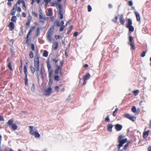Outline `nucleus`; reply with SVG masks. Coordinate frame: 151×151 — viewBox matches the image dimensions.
<instances>
[{"instance_id": "5", "label": "nucleus", "mask_w": 151, "mask_h": 151, "mask_svg": "<svg viewBox=\"0 0 151 151\" xmlns=\"http://www.w3.org/2000/svg\"><path fill=\"white\" fill-rule=\"evenodd\" d=\"M129 41L128 42V44L131 46V50H134L135 49V48L134 44V42H133V37L131 35H129Z\"/></svg>"}, {"instance_id": "61", "label": "nucleus", "mask_w": 151, "mask_h": 151, "mask_svg": "<svg viewBox=\"0 0 151 151\" xmlns=\"http://www.w3.org/2000/svg\"><path fill=\"white\" fill-rule=\"evenodd\" d=\"M11 1H8L7 3V5L9 6V7H11L12 6V3L10 2Z\"/></svg>"}, {"instance_id": "64", "label": "nucleus", "mask_w": 151, "mask_h": 151, "mask_svg": "<svg viewBox=\"0 0 151 151\" xmlns=\"http://www.w3.org/2000/svg\"><path fill=\"white\" fill-rule=\"evenodd\" d=\"M148 151H151V146H149L148 148Z\"/></svg>"}, {"instance_id": "31", "label": "nucleus", "mask_w": 151, "mask_h": 151, "mask_svg": "<svg viewBox=\"0 0 151 151\" xmlns=\"http://www.w3.org/2000/svg\"><path fill=\"white\" fill-rule=\"evenodd\" d=\"M131 116V115L129 114H126L124 115V117H125L129 119Z\"/></svg>"}, {"instance_id": "59", "label": "nucleus", "mask_w": 151, "mask_h": 151, "mask_svg": "<svg viewBox=\"0 0 151 151\" xmlns=\"http://www.w3.org/2000/svg\"><path fill=\"white\" fill-rule=\"evenodd\" d=\"M78 35V32H75L73 34V36L74 37H77Z\"/></svg>"}, {"instance_id": "36", "label": "nucleus", "mask_w": 151, "mask_h": 151, "mask_svg": "<svg viewBox=\"0 0 151 151\" xmlns=\"http://www.w3.org/2000/svg\"><path fill=\"white\" fill-rule=\"evenodd\" d=\"M109 116L108 115H107L105 119V121L106 122H110V119H109Z\"/></svg>"}, {"instance_id": "23", "label": "nucleus", "mask_w": 151, "mask_h": 151, "mask_svg": "<svg viewBox=\"0 0 151 151\" xmlns=\"http://www.w3.org/2000/svg\"><path fill=\"white\" fill-rule=\"evenodd\" d=\"M40 28L39 27L37 28L36 31V36H38L40 35Z\"/></svg>"}, {"instance_id": "62", "label": "nucleus", "mask_w": 151, "mask_h": 151, "mask_svg": "<svg viewBox=\"0 0 151 151\" xmlns=\"http://www.w3.org/2000/svg\"><path fill=\"white\" fill-rule=\"evenodd\" d=\"M22 15L23 17H25L26 16V14L25 12H23L22 13Z\"/></svg>"}, {"instance_id": "3", "label": "nucleus", "mask_w": 151, "mask_h": 151, "mask_svg": "<svg viewBox=\"0 0 151 151\" xmlns=\"http://www.w3.org/2000/svg\"><path fill=\"white\" fill-rule=\"evenodd\" d=\"M46 64L48 69L49 77H50V76H52L53 70L51 68V66L50 64L49 59V58H48L47 60Z\"/></svg>"}, {"instance_id": "47", "label": "nucleus", "mask_w": 151, "mask_h": 151, "mask_svg": "<svg viewBox=\"0 0 151 151\" xmlns=\"http://www.w3.org/2000/svg\"><path fill=\"white\" fill-rule=\"evenodd\" d=\"M128 5L130 6H132L133 5V2L131 1H129L128 2Z\"/></svg>"}, {"instance_id": "15", "label": "nucleus", "mask_w": 151, "mask_h": 151, "mask_svg": "<svg viewBox=\"0 0 151 151\" xmlns=\"http://www.w3.org/2000/svg\"><path fill=\"white\" fill-rule=\"evenodd\" d=\"M58 44L57 42H55L52 46V49L53 50H56L58 47Z\"/></svg>"}, {"instance_id": "26", "label": "nucleus", "mask_w": 151, "mask_h": 151, "mask_svg": "<svg viewBox=\"0 0 151 151\" xmlns=\"http://www.w3.org/2000/svg\"><path fill=\"white\" fill-rule=\"evenodd\" d=\"M130 142L129 141V142H128L127 143L124 145V147L122 149L123 150H127V147H128Z\"/></svg>"}, {"instance_id": "49", "label": "nucleus", "mask_w": 151, "mask_h": 151, "mask_svg": "<svg viewBox=\"0 0 151 151\" xmlns=\"http://www.w3.org/2000/svg\"><path fill=\"white\" fill-rule=\"evenodd\" d=\"M35 27V26H32L30 27L29 30L31 31L32 32V31L34 29Z\"/></svg>"}, {"instance_id": "13", "label": "nucleus", "mask_w": 151, "mask_h": 151, "mask_svg": "<svg viewBox=\"0 0 151 151\" xmlns=\"http://www.w3.org/2000/svg\"><path fill=\"white\" fill-rule=\"evenodd\" d=\"M134 13L135 14L136 18L137 19V21H140V17L139 14L137 12H135Z\"/></svg>"}, {"instance_id": "46", "label": "nucleus", "mask_w": 151, "mask_h": 151, "mask_svg": "<svg viewBox=\"0 0 151 151\" xmlns=\"http://www.w3.org/2000/svg\"><path fill=\"white\" fill-rule=\"evenodd\" d=\"M43 20H40V21L39 22L40 23H45V21L46 20V18L45 17H44L43 18Z\"/></svg>"}, {"instance_id": "45", "label": "nucleus", "mask_w": 151, "mask_h": 151, "mask_svg": "<svg viewBox=\"0 0 151 151\" xmlns=\"http://www.w3.org/2000/svg\"><path fill=\"white\" fill-rule=\"evenodd\" d=\"M65 27V26L61 25V26L60 27V29H59L60 31V32L62 31L63 30Z\"/></svg>"}, {"instance_id": "55", "label": "nucleus", "mask_w": 151, "mask_h": 151, "mask_svg": "<svg viewBox=\"0 0 151 151\" xmlns=\"http://www.w3.org/2000/svg\"><path fill=\"white\" fill-rule=\"evenodd\" d=\"M13 12L11 13L10 14L12 15H14L15 14L16 10H12Z\"/></svg>"}, {"instance_id": "44", "label": "nucleus", "mask_w": 151, "mask_h": 151, "mask_svg": "<svg viewBox=\"0 0 151 151\" xmlns=\"http://www.w3.org/2000/svg\"><path fill=\"white\" fill-rule=\"evenodd\" d=\"M31 48L33 51H34L35 50V45L33 44H31Z\"/></svg>"}, {"instance_id": "30", "label": "nucleus", "mask_w": 151, "mask_h": 151, "mask_svg": "<svg viewBox=\"0 0 151 151\" xmlns=\"http://www.w3.org/2000/svg\"><path fill=\"white\" fill-rule=\"evenodd\" d=\"M31 22V19H28L27 22L26 24L27 26H28V27H29L30 23Z\"/></svg>"}, {"instance_id": "18", "label": "nucleus", "mask_w": 151, "mask_h": 151, "mask_svg": "<svg viewBox=\"0 0 151 151\" xmlns=\"http://www.w3.org/2000/svg\"><path fill=\"white\" fill-rule=\"evenodd\" d=\"M58 17L60 19H62L63 18V11H58Z\"/></svg>"}, {"instance_id": "43", "label": "nucleus", "mask_w": 151, "mask_h": 151, "mask_svg": "<svg viewBox=\"0 0 151 151\" xmlns=\"http://www.w3.org/2000/svg\"><path fill=\"white\" fill-rule=\"evenodd\" d=\"M59 76L58 75L55 76L54 77V79L55 81H58L59 80Z\"/></svg>"}, {"instance_id": "39", "label": "nucleus", "mask_w": 151, "mask_h": 151, "mask_svg": "<svg viewBox=\"0 0 151 151\" xmlns=\"http://www.w3.org/2000/svg\"><path fill=\"white\" fill-rule=\"evenodd\" d=\"M73 26L72 25H71L70 26V28L69 30H68L67 32V33L68 34H69L70 33V32L71 31V30H72V28H73Z\"/></svg>"}, {"instance_id": "24", "label": "nucleus", "mask_w": 151, "mask_h": 151, "mask_svg": "<svg viewBox=\"0 0 151 151\" xmlns=\"http://www.w3.org/2000/svg\"><path fill=\"white\" fill-rule=\"evenodd\" d=\"M17 19V18L16 17V16H13L11 19V21H12V22H16V20Z\"/></svg>"}, {"instance_id": "2", "label": "nucleus", "mask_w": 151, "mask_h": 151, "mask_svg": "<svg viewBox=\"0 0 151 151\" xmlns=\"http://www.w3.org/2000/svg\"><path fill=\"white\" fill-rule=\"evenodd\" d=\"M55 25H52L47 33V39L48 41L51 42H52V36L53 34V31L54 29Z\"/></svg>"}, {"instance_id": "56", "label": "nucleus", "mask_w": 151, "mask_h": 151, "mask_svg": "<svg viewBox=\"0 0 151 151\" xmlns=\"http://www.w3.org/2000/svg\"><path fill=\"white\" fill-rule=\"evenodd\" d=\"M32 14L35 16V17H37V14L34 12H32Z\"/></svg>"}, {"instance_id": "25", "label": "nucleus", "mask_w": 151, "mask_h": 151, "mask_svg": "<svg viewBox=\"0 0 151 151\" xmlns=\"http://www.w3.org/2000/svg\"><path fill=\"white\" fill-rule=\"evenodd\" d=\"M24 80L25 81V86H28V84L27 76H25V78H24Z\"/></svg>"}, {"instance_id": "53", "label": "nucleus", "mask_w": 151, "mask_h": 151, "mask_svg": "<svg viewBox=\"0 0 151 151\" xmlns=\"http://www.w3.org/2000/svg\"><path fill=\"white\" fill-rule=\"evenodd\" d=\"M31 90L32 91H35V85L34 83L33 84L32 87H31Z\"/></svg>"}, {"instance_id": "37", "label": "nucleus", "mask_w": 151, "mask_h": 151, "mask_svg": "<svg viewBox=\"0 0 151 151\" xmlns=\"http://www.w3.org/2000/svg\"><path fill=\"white\" fill-rule=\"evenodd\" d=\"M132 111L134 113H135L136 111V109L135 106H133L132 109Z\"/></svg>"}, {"instance_id": "60", "label": "nucleus", "mask_w": 151, "mask_h": 151, "mask_svg": "<svg viewBox=\"0 0 151 151\" xmlns=\"http://www.w3.org/2000/svg\"><path fill=\"white\" fill-rule=\"evenodd\" d=\"M22 65H20L19 67V70L21 72V73L22 71Z\"/></svg>"}, {"instance_id": "16", "label": "nucleus", "mask_w": 151, "mask_h": 151, "mask_svg": "<svg viewBox=\"0 0 151 151\" xmlns=\"http://www.w3.org/2000/svg\"><path fill=\"white\" fill-rule=\"evenodd\" d=\"M127 23L126 25V27L132 26V21L131 19H128L127 20Z\"/></svg>"}, {"instance_id": "1", "label": "nucleus", "mask_w": 151, "mask_h": 151, "mask_svg": "<svg viewBox=\"0 0 151 151\" xmlns=\"http://www.w3.org/2000/svg\"><path fill=\"white\" fill-rule=\"evenodd\" d=\"M39 55L37 54L35 56L34 60V68H33L32 65L30 66V68L31 72L32 74H34L35 70L37 73V77L39 78V77H42L43 75V73L42 69H39Z\"/></svg>"}, {"instance_id": "21", "label": "nucleus", "mask_w": 151, "mask_h": 151, "mask_svg": "<svg viewBox=\"0 0 151 151\" xmlns=\"http://www.w3.org/2000/svg\"><path fill=\"white\" fill-rule=\"evenodd\" d=\"M13 121L11 119L9 120L7 122V124L9 127H11V126L13 124Z\"/></svg>"}, {"instance_id": "33", "label": "nucleus", "mask_w": 151, "mask_h": 151, "mask_svg": "<svg viewBox=\"0 0 151 151\" xmlns=\"http://www.w3.org/2000/svg\"><path fill=\"white\" fill-rule=\"evenodd\" d=\"M49 77V84L50 85L52 82V76H50V77Z\"/></svg>"}, {"instance_id": "40", "label": "nucleus", "mask_w": 151, "mask_h": 151, "mask_svg": "<svg viewBox=\"0 0 151 151\" xmlns=\"http://www.w3.org/2000/svg\"><path fill=\"white\" fill-rule=\"evenodd\" d=\"M92 10V8L91 6L89 5L88 6V12H90Z\"/></svg>"}, {"instance_id": "22", "label": "nucleus", "mask_w": 151, "mask_h": 151, "mask_svg": "<svg viewBox=\"0 0 151 151\" xmlns=\"http://www.w3.org/2000/svg\"><path fill=\"white\" fill-rule=\"evenodd\" d=\"M27 66L25 65L24 66V73L25 76H27Z\"/></svg>"}, {"instance_id": "10", "label": "nucleus", "mask_w": 151, "mask_h": 151, "mask_svg": "<svg viewBox=\"0 0 151 151\" xmlns=\"http://www.w3.org/2000/svg\"><path fill=\"white\" fill-rule=\"evenodd\" d=\"M9 30L10 31H12L14 28V23L12 22H9L8 25Z\"/></svg>"}, {"instance_id": "34", "label": "nucleus", "mask_w": 151, "mask_h": 151, "mask_svg": "<svg viewBox=\"0 0 151 151\" xmlns=\"http://www.w3.org/2000/svg\"><path fill=\"white\" fill-rule=\"evenodd\" d=\"M147 51H143L141 54V56L142 57H144L145 55V54L147 53Z\"/></svg>"}, {"instance_id": "29", "label": "nucleus", "mask_w": 151, "mask_h": 151, "mask_svg": "<svg viewBox=\"0 0 151 151\" xmlns=\"http://www.w3.org/2000/svg\"><path fill=\"white\" fill-rule=\"evenodd\" d=\"M52 9H49L48 10V16H51L52 15Z\"/></svg>"}, {"instance_id": "52", "label": "nucleus", "mask_w": 151, "mask_h": 151, "mask_svg": "<svg viewBox=\"0 0 151 151\" xmlns=\"http://www.w3.org/2000/svg\"><path fill=\"white\" fill-rule=\"evenodd\" d=\"M4 119L3 116L0 115V121H4Z\"/></svg>"}, {"instance_id": "38", "label": "nucleus", "mask_w": 151, "mask_h": 151, "mask_svg": "<svg viewBox=\"0 0 151 151\" xmlns=\"http://www.w3.org/2000/svg\"><path fill=\"white\" fill-rule=\"evenodd\" d=\"M129 119L132 122H134L136 120V118L134 116H131Z\"/></svg>"}, {"instance_id": "11", "label": "nucleus", "mask_w": 151, "mask_h": 151, "mask_svg": "<svg viewBox=\"0 0 151 151\" xmlns=\"http://www.w3.org/2000/svg\"><path fill=\"white\" fill-rule=\"evenodd\" d=\"M57 66V68L55 71V73L56 74H58L59 73V71L62 70L61 67L57 65H56Z\"/></svg>"}, {"instance_id": "19", "label": "nucleus", "mask_w": 151, "mask_h": 151, "mask_svg": "<svg viewBox=\"0 0 151 151\" xmlns=\"http://www.w3.org/2000/svg\"><path fill=\"white\" fill-rule=\"evenodd\" d=\"M149 132L150 130H148L147 131L144 132L143 133V137L144 138H146L148 136Z\"/></svg>"}, {"instance_id": "42", "label": "nucleus", "mask_w": 151, "mask_h": 151, "mask_svg": "<svg viewBox=\"0 0 151 151\" xmlns=\"http://www.w3.org/2000/svg\"><path fill=\"white\" fill-rule=\"evenodd\" d=\"M118 110V108H116L115 109V110L113 112V116H116V114H115V113H116V112Z\"/></svg>"}, {"instance_id": "4", "label": "nucleus", "mask_w": 151, "mask_h": 151, "mask_svg": "<svg viewBox=\"0 0 151 151\" xmlns=\"http://www.w3.org/2000/svg\"><path fill=\"white\" fill-rule=\"evenodd\" d=\"M29 128L30 129L29 132L32 135H34L35 137L36 138H39L40 137V134L37 131H33V126H29Z\"/></svg>"}, {"instance_id": "6", "label": "nucleus", "mask_w": 151, "mask_h": 151, "mask_svg": "<svg viewBox=\"0 0 151 151\" xmlns=\"http://www.w3.org/2000/svg\"><path fill=\"white\" fill-rule=\"evenodd\" d=\"M52 91L51 88L49 87L47 89L45 90L44 95L46 96H49L51 94Z\"/></svg>"}, {"instance_id": "17", "label": "nucleus", "mask_w": 151, "mask_h": 151, "mask_svg": "<svg viewBox=\"0 0 151 151\" xmlns=\"http://www.w3.org/2000/svg\"><path fill=\"white\" fill-rule=\"evenodd\" d=\"M127 28L129 29V34H131L130 32H133L134 30V28L133 27L132 25L131 26H129L127 27Z\"/></svg>"}, {"instance_id": "12", "label": "nucleus", "mask_w": 151, "mask_h": 151, "mask_svg": "<svg viewBox=\"0 0 151 151\" xmlns=\"http://www.w3.org/2000/svg\"><path fill=\"white\" fill-rule=\"evenodd\" d=\"M91 75L89 73H87L86 75L83 76V80H87L90 79Z\"/></svg>"}, {"instance_id": "27", "label": "nucleus", "mask_w": 151, "mask_h": 151, "mask_svg": "<svg viewBox=\"0 0 151 151\" xmlns=\"http://www.w3.org/2000/svg\"><path fill=\"white\" fill-rule=\"evenodd\" d=\"M11 126L13 130H15L17 128V126L15 124H13Z\"/></svg>"}, {"instance_id": "50", "label": "nucleus", "mask_w": 151, "mask_h": 151, "mask_svg": "<svg viewBox=\"0 0 151 151\" xmlns=\"http://www.w3.org/2000/svg\"><path fill=\"white\" fill-rule=\"evenodd\" d=\"M71 99L70 95L68 96V98L66 99V101H69L71 100Z\"/></svg>"}, {"instance_id": "51", "label": "nucleus", "mask_w": 151, "mask_h": 151, "mask_svg": "<svg viewBox=\"0 0 151 151\" xmlns=\"http://www.w3.org/2000/svg\"><path fill=\"white\" fill-rule=\"evenodd\" d=\"M14 42V39H11L10 40V44H11V45H12L13 44Z\"/></svg>"}, {"instance_id": "14", "label": "nucleus", "mask_w": 151, "mask_h": 151, "mask_svg": "<svg viewBox=\"0 0 151 151\" xmlns=\"http://www.w3.org/2000/svg\"><path fill=\"white\" fill-rule=\"evenodd\" d=\"M113 126V125L111 124H108L107 127L108 131L109 132H111L112 131V129Z\"/></svg>"}, {"instance_id": "7", "label": "nucleus", "mask_w": 151, "mask_h": 151, "mask_svg": "<svg viewBox=\"0 0 151 151\" xmlns=\"http://www.w3.org/2000/svg\"><path fill=\"white\" fill-rule=\"evenodd\" d=\"M24 1V0H18V1L17 2V3H16L14 5L13 8L12 9V10H16L17 8V4H19L21 3H22V1Z\"/></svg>"}, {"instance_id": "28", "label": "nucleus", "mask_w": 151, "mask_h": 151, "mask_svg": "<svg viewBox=\"0 0 151 151\" xmlns=\"http://www.w3.org/2000/svg\"><path fill=\"white\" fill-rule=\"evenodd\" d=\"M48 55V52L46 50H45L43 53V55L45 57H47Z\"/></svg>"}, {"instance_id": "63", "label": "nucleus", "mask_w": 151, "mask_h": 151, "mask_svg": "<svg viewBox=\"0 0 151 151\" xmlns=\"http://www.w3.org/2000/svg\"><path fill=\"white\" fill-rule=\"evenodd\" d=\"M63 61H60V65L59 66H60V67H61V68H62V65H63Z\"/></svg>"}, {"instance_id": "41", "label": "nucleus", "mask_w": 151, "mask_h": 151, "mask_svg": "<svg viewBox=\"0 0 151 151\" xmlns=\"http://www.w3.org/2000/svg\"><path fill=\"white\" fill-rule=\"evenodd\" d=\"M139 91L138 90H135L133 91L135 95H137L138 94V93H139Z\"/></svg>"}, {"instance_id": "8", "label": "nucleus", "mask_w": 151, "mask_h": 151, "mask_svg": "<svg viewBox=\"0 0 151 151\" xmlns=\"http://www.w3.org/2000/svg\"><path fill=\"white\" fill-rule=\"evenodd\" d=\"M115 128L116 130L117 131H120L122 128V126L121 125L117 124L115 125Z\"/></svg>"}, {"instance_id": "54", "label": "nucleus", "mask_w": 151, "mask_h": 151, "mask_svg": "<svg viewBox=\"0 0 151 151\" xmlns=\"http://www.w3.org/2000/svg\"><path fill=\"white\" fill-rule=\"evenodd\" d=\"M22 4H23V7H24L25 8V9H26V5H25V2L24 1H22Z\"/></svg>"}, {"instance_id": "20", "label": "nucleus", "mask_w": 151, "mask_h": 151, "mask_svg": "<svg viewBox=\"0 0 151 151\" xmlns=\"http://www.w3.org/2000/svg\"><path fill=\"white\" fill-rule=\"evenodd\" d=\"M54 24H55L57 27H59L60 26V22L58 20H55L54 22Z\"/></svg>"}, {"instance_id": "32", "label": "nucleus", "mask_w": 151, "mask_h": 151, "mask_svg": "<svg viewBox=\"0 0 151 151\" xmlns=\"http://www.w3.org/2000/svg\"><path fill=\"white\" fill-rule=\"evenodd\" d=\"M8 67L10 70H13V69L11 66V63L10 62H9L8 63Z\"/></svg>"}, {"instance_id": "58", "label": "nucleus", "mask_w": 151, "mask_h": 151, "mask_svg": "<svg viewBox=\"0 0 151 151\" xmlns=\"http://www.w3.org/2000/svg\"><path fill=\"white\" fill-rule=\"evenodd\" d=\"M54 62H55V63H57L58 62V60L55 58L53 59L52 60Z\"/></svg>"}, {"instance_id": "9", "label": "nucleus", "mask_w": 151, "mask_h": 151, "mask_svg": "<svg viewBox=\"0 0 151 151\" xmlns=\"http://www.w3.org/2000/svg\"><path fill=\"white\" fill-rule=\"evenodd\" d=\"M119 21L122 25H124V24L125 20L124 18L123 15L121 14L119 17Z\"/></svg>"}, {"instance_id": "57", "label": "nucleus", "mask_w": 151, "mask_h": 151, "mask_svg": "<svg viewBox=\"0 0 151 151\" xmlns=\"http://www.w3.org/2000/svg\"><path fill=\"white\" fill-rule=\"evenodd\" d=\"M21 11V9L20 7H18L17 8V12L19 13Z\"/></svg>"}, {"instance_id": "48", "label": "nucleus", "mask_w": 151, "mask_h": 151, "mask_svg": "<svg viewBox=\"0 0 151 151\" xmlns=\"http://www.w3.org/2000/svg\"><path fill=\"white\" fill-rule=\"evenodd\" d=\"M58 7L59 8V10H58V11H62V9H61V5L60 4H59L58 5Z\"/></svg>"}, {"instance_id": "35", "label": "nucleus", "mask_w": 151, "mask_h": 151, "mask_svg": "<svg viewBox=\"0 0 151 151\" xmlns=\"http://www.w3.org/2000/svg\"><path fill=\"white\" fill-rule=\"evenodd\" d=\"M29 57L31 58H33L34 57L33 53L32 51H31L30 52L29 54Z\"/></svg>"}]
</instances>
